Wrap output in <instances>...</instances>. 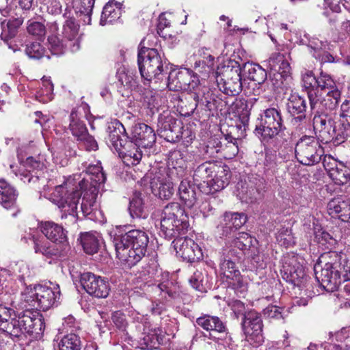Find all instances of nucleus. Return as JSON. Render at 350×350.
<instances>
[{"instance_id": "obj_24", "label": "nucleus", "mask_w": 350, "mask_h": 350, "mask_svg": "<svg viewBox=\"0 0 350 350\" xmlns=\"http://www.w3.org/2000/svg\"><path fill=\"white\" fill-rule=\"evenodd\" d=\"M132 137L134 144L143 148H151L156 141L154 131L144 123H137L133 126Z\"/></svg>"}, {"instance_id": "obj_41", "label": "nucleus", "mask_w": 350, "mask_h": 350, "mask_svg": "<svg viewBox=\"0 0 350 350\" xmlns=\"http://www.w3.org/2000/svg\"><path fill=\"white\" fill-rule=\"evenodd\" d=\"M161 101V98L159 94L150 90L146 91L143 97V107L146 109V114L152 116L158 112Z\"/></svg>"}, {"instance_id": "obj_60", "label": "nucleus", "mask_w": 350, "mask_h": 350, "mask_svg": "<svg viewBox=\"0 0 350 350\" xmlns=\"http://www.w3.org/2000/svg\"><path fill=\"white\" fill-rule=\"evenodd\" d=\"M27 31L29 34L41 38L46 33L45 26L40 22H29L27 26Z\"/></svg>"}, {"instance_id": "obj_32", "label": "nucleus", "mask_w": 350, "mask_h": 350, "mask_svg": "<svg viewBox=\"0 0 350 350\" xmlns=\"http://www.w3.org/2000/svg\"><path fill=\"white\" fill-rule=\"evenodd\" d=\"M301 42L304 44L308 46L310 49V53L317 59L321 62H332L334 61V57L326 51V49H329L327 42L319 41L318 39L309 40L308 42L301 40Z\"/></svg>"}, {"instance_id": "obj_21", "label": "nucleus", "mask_w": 350, "mask_h": 350, "mask_svg": "<svg viewBox=\"0 0 350 350\" xmlns=\"http://www.w3.org/2000/svg\"><path fill=\"white\" fill-rule=\"evenodd\" d=\"M237 140V138H234L232 135H227L225 137L226 143L223 145L217 138L213 137L208 142L206 152L213 156L215 152H221L225 158L232 159L239 152Z\"/></svg>"}, {"instance_id": "obj_27", "label": "nucleus", "mask_w": 350, "mask_h": 350, "mask_svg": "<svg viewBox=\"0 0 350 350\" xmlns=\"http://www.w3.org/2000/svg\"><path fill=\"white\" fill-rule=\"evenodd\" d=\"M247 221V217L244 213H225L218 228H221L222 235L227 236L240 228Z\"/></svg>"}, {"instance_id": "obj_53", "label": "nucleus", "mask_w": 350, "mask_h": 350, "mask_svg": "<svg viewBox=\"0 0 350 350\" xmlns=\"http://www.w3.org/2000/svg\"><path fill=\"white\" fill-rule=\"evenodd\" d=\"M116 77L122 85L128 88H135L137 86L136 79L131 74L126 72V68L124 66H120L118 68Z\"/></svg>"}, {"instance_id": "obj_63", "label": "nucleus", "mask_w": 350, "mask_h": 350, "mask_svg": "<svg viewBox=\"0 0 350 350\" xmlns=\"http://www.w3.org/2000/svg\"><path fill=\"white\" fill-rule=\"evenodd\" d=\"M16 274L18 280L24 284H26L25 280L30 277L29 266L23 262H18L16 264Z\"/></svg>"}, {"instance_id": "obj_20", "label": "nucleus", "mask_w": 350, "mask_h": 350, "mask_svg": "<svg viewBox=\"0 0 350 350\" xmlns=\"http://www.w3.org/2000/svg\"><path fill=\"white\" fill-rule=\"evenodd\" d=\"M172 243L177 254L184 260L191 262L202 258V250L193 239L180 235L174 238Z\"/></svg>"}, {"instance_id": "obj_25", "label": "nucleus", "mask_w": 350, "mask_h": 350, "mask_svg": "<svg viewBox=\"0 0 350 350\" xmlns=\"http://www.w3.org/2000/svg\"><path fill=\"white\" fill-rule=\"evenodd\" d=\"M152 192L161 200H169L174 193L172 182L167 174H158L151 179Z\"/></svg>"}, {"instance_id": "obj_43", "label": "nucleus", "mask_w": 350, "mask_h": 350, "mask_svg": "<svg viewBox=\"0 0 350 350\" xmlns=\"http://www.w3.org/2000/svg\"><path fill=\"white\" fill-rule=\"evenodd\" d=\"M23 19L21 18H14L10 19L7 23H5V21L1 22V27L2 32L1 33V38L5 41H8L9 39L14 38L18 33V29L23 24Z\"/></svg>"}, {"instance_id": "obj_4", "label": "nucleus", "mask_w": 350, "mask_h": 350, "mask_svg": "<svg viewBox=\"0 0 350 350\" xmlns=\"http://www.w3.org/2000/svg\"><path fill=\"white\" fill-rule=\"evenodd\" d=\"M137 64L142 78L149 82L154 81L155 83L163 81L168 70L167 59L155 49L141 48Z\"/></svg>"}, {"instance_id": "obj_14", "label": "nucleus", "mask_w": 350, "mask_h": 350, "mask_svg": "<svg viewBox=\"0 0 350 350\" xmlns=\"http://www.w3.org/2000/svg\"><path fill=\"white\" fill-rule=\"evenodd\" d=\"M199 83L196 75L189 69L174 70L169 72L167 82L164 83L171 91H192Z\"/></svg>"}, {"instance_id": "obj_39", "label": "nucleus", "mask_w": 350, "mask_h": 350, "mask_svg": "<svg viewBox=\"0 0 350 350\" xmlns=\"http://www.w3.org/2000/svg\"><path fill=\"white\" fill-rule=\"evenodd\" d=\"M127 146L129 150L124 151V148H120L118 151L123 163L127 166L138 164L142 158V153L139 150V146L132 142H129Z\"/></svg>"}, {"instance_id": "obj_59", "label": "nucleus", "mask_w": 350, "mask_h": 350, "mask_svg": "<svg viewBox=\"0 0 350 350\" xmlns=\"http://www.w3.org/2000/svg\"><path fill=\"white\" fill-rule=\"evenodd\" d=\"M262 197V193L259 189L251 186L247 188L241 197L243 201L247 203H252Z\"/></svg>"}, {"instance_id": "obj_42", "label": "nucleus", "mask_w": 350, "mask_h": 350, "mask_svg": "<svg viewBox=\"0 0 350 350\" xmlns=\"http://www.w3.org/2000/svg\"><path fill=\"white\" fill-rule=\"evenodd\" d=\"M69 129L72 135L77 138V140L88 133V129L85 124L79 117L77 112L72 110L70 115V124Z\"/></svg>"}, {"instance_id": "obj_49", "label": "nucleus", "mask_w": 350, "mask_h": 350, "mask_svg": "<svg viewBox=\"0 0 350 350\" xmlns=\"http://www.w3.org/2000/svg\"><path fill=\"white\" fill-rule=\"evenodd\" d=\"M49 50L54 55H62L69 49V42L63 37L62 39L57 36H50L48 38Z\"/></svg>"}, {"instance_id": "obj_6", "label": "nucleus", "mask_w": 350, "mask_h": 350, "mask_svg": "<svg viewBox=\"0 0 350 350\" xmlns=\"http://www.w3.org/2000/svg\"><path fill=\"white\" fill-rule=\"evenodd\" d=\"M313 127L319 139L324 144H339L349 135V126L327 113L314 114Z\"/></svg>"}, {"instance_id": "obj_30", "label": "nucleus", "mask_w": 350, "mask_h": 350, "mask_svg": "<svg viewBox=\"0 0 350 350\" xmlns=\"http://www.w3.org/2000/svg\"><path fill=\"white\" fill-rule=\"evenodd\" d=\"M288 113L294 116L295 122H301L306 118V101L298 94H291L286 103Z\"/></svg>"}, {"instance_id": "obj_9", "label": "nucleus", "mask_w": 350, "mask_h": 350, "mask_svg": "<svg viewBox=\"0 0 350 350\" xmlns=\"http://www.w3.org/2000/svg\"><path fill=\"white\" fill-rule=\"evenodd\" d=\"M299 260L301 259L293 254L284 256L280 271L284 280L302 291L308 287V277Z\"/></svg>"}, {"instance_id": "obj_18", "label": "nucleus", "mask_w": 350, "mask_h": 350, "mask_svg": "<svg viewBox=\"0 0 350 350\" xmlns=\"http://www.w3.org/2000/svg\"><path fill=\"white\" fill-rule=\"evenodd\" d=\"M80 282L89 295L97 298H106L111 290L107 278L96 275L91 272L81 273Z\"/></svg>"}, {"instance_id": "obj_64", "label": "nucleus", "mask_w": 350, "mask_h": 350, "mask_svg": "<svg viewBox=\"0 0 350 350\" xmlns=\"http://www.w3.org/2000/svg\"><path fill=\"white\" fill-rule=\"evenodd\" d=\"M340 116L343 119L342 122L349 126L350 133V98L345 99L340 106Z\"/></svg>"}, {"instance_id": "obj_22", "label": "nucleus", "mask_w": 350, "mask_h": 350, "mask_svg": "<svg viewBox=\"0 0 350 350\" xmlns=\"http://www.w3.org/2000/svg\"><path fill=\"white\" fill-rule=\"evenodd\" d=\"M46 159L42 154L37 157H29L26 159L25 166L27 171L20 174L21 179L25 183H36L41 175V171L46 168Z\"/></svg>"}, {"instance_id": "obj_62", "label": "nucleus", "mask_w": 350, "mask_h": 350, "mask_svg": "<svg viewBox=\"0 0 350 350\" xmlns=\"http://www.w3.org/2000/svg\"><path fill=\"white\" fill-rule=\"evenodd\" d=\"M283 309L274 305H269L263 310V315L266 318L280 319H283Z\"/></svg>"}, {"instance_id": "obj_12", "label": "nucleus", "mask_w": 350, "mask_h": 350, "mask_svg": "<svg viewBox=\"0 0 350 350\" xmlns=\"http://www.w3.org/2000/svg\"><path fill=\"white\" fill-rule=\"evenodd\" d=\"M232 253V251H228L227 256L224 254L219 265L220 271L228 287L234 290L237 295L241 296L247 290V283L243 281L234 261L229 256Z\"/></svg>"}, {"instance_id": "obj_50", "label": "nucleus", "mask_w": 350, "mask_h": 350, "mask_svg": "<svg viewBox=\"0 0 350 350\" xmlns=\"http://www.w3.org/2000/svg\"><path fill=\"white\" fill-rule=\"evenodd\" d=\"M59 350H80L81 340L75 334H69L64 336L59 343Z\"/></svg>"}, {"instance_id": "obj_37", "label": "nucleus", "mask_w": 350, "mask_h": 350, "mask_svg": "<svg viewBox=\"0 0 350 350\" xmlns=\"http://www.w3.org/2000/svg\"><path fill=\"white\" fill-rule=\"evenodd\" d=\"M121 14L122 10L120 5L109 1L103 8L100 25L104 26L112 24L120 19Z\"/></svg>"}, {"instance_id": "obj_52", "label": "nucleus", "mask_w": 350, "mask_h": 350, "mask_svg": "<svg viewBox=\"0 0 350 350\" xmlns=\"http://www.w3.org/2000/svg\"><path fill=\"white\" fill-rule=\"evenodd\" d=\"M12 312H14L12 309L0 304V329L9 335L10 332L8 329L12 325Z\"/></svg>"}, {"instance_id": "obj_57", "label": "nucleus", "mask_w": 350, "mask_h": 350, "mask_svg": "<svg viewBox=\"0 0 350 350\" xmlns=\"http://www.w3.org/2000/svg\"><path fill=\"white\" fill-rule=\"evenodd\" d=\"M254 241L257 243L256 239ZM234 246L240 249L241 250H246L250 248L253 244V238L247 233L242 232H239L238 236L236 237L233 241Z\"/></svg>"}, {"instance_id": "obj_51", "label": "nucleus", "mask_w": 350, "mask_h": 350, "mask_svg": "<svg viewBox=\"0 0 350 350\" xmlns=\"http://www.w3.org/2000/svg\"><path fill=\"white\" fill-rule=\"evenodd\" d=\"M329 177L336 184H346L350 180V169L341 163L334 170Z\"/></svg>"}, {"instance_id": "obj_31", "label": "nucleus", "mask_w": 350, "mask_h": 350, "mask_svg": "<svg viewBox=\"0 0 350 350\" xmlns=\"http://www.w3.org/2000/svg\"><path fill=\"white\" fill-rule=\"evenodd\" d=\"M107 133L109 146H111L117 151L124 148L125 129L122 123L118 120L111 122L108 126Z\"/></svg>"}, {"instance_id": "obj_8", "label": "nucleus", "mask_w": 350, "mask_h": 350, "mask_svg": "<svg viewBox=\"0 0 350 350\" xmlns=\"http://www.w3.org/2000/svg\"><path fill=\"white\" fill-rule=\"evenodd\" d=\"M25 310L19 313L18 317L12 319V329H8L10 336L19 337L21 334H40L44 329V323L42 315L25 303Z\"/></svg>"}, {"instance_id": "obj_45", "label": "nucleus", "mask_w": 350, "mask_h": 350, "mask_svg": "<svg viewBox=\"0 0 350 350\" xmlns=\"http://www.w3.org/2000/svg\"><path fill=\"white\" fill-rule=\"evenodd\" d=\"M95 0H81L75 5V12L85 25L91 23V16Z\"/></svg>"}, {"instance_id": "obj_48", "label": "nucleus", "mask_w": 350, "mask_h": 350, "mask_svg": "<svg viewBox=\"0 0 350 350\" xmlns=\"http://www.w3.org/2000/svg\"><path fill=\"white\" fill-rule=\"evenodd\" d=\"M336 87L335 81L329 75L321 72L317 78V84L314 94L316 95L319 94V93H325V92Z\"/></svg>"}, {"instance_id": "obj_5", "label": "nucleus", "mask_w": 350, "mask_h": 350, "mask_svg": "<svg viewBox=\"0 0 350 350\" xmlns=\"http://www.w3.org/2000/svg\"><path fill=\"white\" fill-rule=\"evenodd\" d=\"M161 232L171 239L185 234L189 227V217L178 202L166 205L161 215Z\"/></svg>"}, {"instance_id": "obj_1", "label": "nucleus", "mask_w": 350, "mask_h": 350, "mask_svg": "<svg viewBox=\"0 0 350 350\" xmlns=\"http://www.w3.org/2000/svg\"><path fill=\"white\" fill-rule=\"evenodd\" d=\"M86 177L80 174L69 176L63 185L55 187L51 194V201L62 209V218L69 215L75 219L79 213L91 215L96 209V197L106 176L100 162L90 164L86 168Z\"/></svg>"}, {"instance_id": "obj_34", "label": "nucleus", "mask_w": 350, "mask_h": 350, "mask_svg": "<svg viewBox=\"0 0 350 350\" xmlns=\"http://www.w3.org/2000/svg\"><path fill=\"white\" fill-rule=\"evenodd\" d=\"M196 190L195 185L188 180H183L180 183L178 193L180 200L188 208L193 207L196 202Z\"/></svg>"}, {"instance_id": "obj_7", "label": "nucleus", "mask_w": 350, "mask_h": 350, "mask_svg": "<svg viewBox=\"0 0 350 350\" xmlns=\"http://www.w3.org/2000/svg\"><path fill=\"white\" fill-rule=\"evenodd\" d=\"M60 290L58 284L53 287L46 285L27 286L21 294V300L31 309L46 311L53 306L59 299Z\"/></svg>"}, {"instance_id": "obj_46", "label": "nucleus", "mask_w": 350, "mask_h": 350, "mask_svg": "<svg viewBox=\"0 0 350 350\" xmlns=\"http://www.w3.org/2000/svg\"><path fill=\"white\" fill-rule=\"evenodd\" d=\"M234 107L237 110L240 124L237 125L239 129H242L245 131L249 125L250 116L251 108L245 100H239L236 103Z\"/></svg>"}, {"instance_id": "obj_23", "label": "nucleus", "mask_w": 350, "mask_h": 350, "mask_svg": "<svg viewBox=\"0 0 350 350\" xmlns=\"http://www.w3.org/2000/svg\"><path fill=\"white\" fill-rule=\"evenodd\" d=\"M197 324L208 332V338L213 340L221 338V335L227 331L225 323L217 316L204 314L196 319Z\"/></svg>"}, {"instance_id": "obj_10", "label": "nucleus", "mask_w": 350, "mask_h": 350, "mask_svg": "<svg viewBox=\"0 0 350 350\" xmlns=\"http://www.w3.org/2000/svg\"><path fill=\"white\" fill-rule=\"evenodd\" d=\"M295 152L300 163L313 165L321 160L324 151L314 137L304 135L297 142Z\"/></svg>"}, {"instance_id": "obj_16", "label": "nucleus", "mask_w": 350, "mask_h": 350, "mask_svg": "<svg viewBox=\"0 0 350 350\" xmlns=\"http://www.w3.org/2000/svg\"><path fill=\"white\" fill-rule=\"evenodd\" d=\"M340 95L337 87L316 95L312 92H308L310 109L315 114L325 113L324 111L327 109L333 110L338 106Z\"/></svg>"}, {"instance_id": "obj_61", "label": "nucleus", "mask_w": 350, "mask_h": 350, "mask_svg": "<svg viewBox=\"0 0 350 350\" xmlns=\"http://www.w3.org/2000/svg\"><path fill=\"white\" fill-rule=\"evenodd\" d=\"M111 319L119 330L122 332L126 330L128 323L126 319V315L124 313L120 311H116L112 313Z\"/></svg>"}, {"instance_id": "obj_11", "label": "nucleus", "mask_w": 350, "mask_h": 350, "mask_svg": "<svg viewBox=\"0 0 350 350\" xmlns=\"http://www.w3.org/2000/svg\"><path fill=\"white\" fill-rule=\"evenodd\" d=\"M260 123L256 125L255 133L264 139H271L284 131L281 111L275 108L265 109L259 118Z\"/></svg>"}, {"instance_id": "obj_55", "label": "nucleus", "mask_w": 350, "mask_h": 350, "mask_svg": "<svg viewBox=\"0 0 350 350\" xmlns=\"http://www.w3.org/2000/svg\"><path fill=\"white\" fill-rule=\"evenodd\" d=\"M315 239L324 249H332L336 243V240L323 229L315 231Z\"/></svg>"}, {"instance_id": "obj_54", "label": "nucleus", "mask_w": 350, "mask_h": 350, "mask_svg": "<svg viewBox=\"0 0 350 350\" xmlns=\"http://www.w3.org/2000/svg\"><path fill=\"white\" fill-rule=\"evenodd\" d=\"M25 53L31 59H39L44 56L49 57L48 55H46V51L44 47L40 42H37L27 44Z\"/></svg>"}, {"instance_id": "obj_17", "label": "nucleus", "mask_w": 350, "mask_h": 350, "mask_svg": "<svg viewBox=\"0 0 350 350\" xmlns=\"http://www.w3.org/2000/svg\"><path fill=\"white\" fill-rule=\"evenodd\" d=\"M340 95L337 87L316 95L312 92H308L310 109L315 114L325 113L324 111L327 109L333 110L338 106Z\"/></svg>"}, {"instance_id": "obj_3", "label": "nucleus", "mask_w": 350, "mask_h": 350, "mask_svg": "<svg viewBox=\"0 0 350 350\" xmlns=\"http://www.w3.org/2000/svg\"><path fill=\"white\" fill-rule=\"evenodd\" d=\"M346 260L343 254L330 251L321 255L320 263L314 265L315 278L327 291L337 290L341 284L340 272Z\"/></svg>"}, {"instance_id": "obj_33", "label": "nucleus", "mask_w": 350, "mask_h": 350, "mask_svg": "<svg viewBox=\"0 0 350 350\" xmlns=\"http://www.w3.org/2000/svg\"><path fill=\"white\" fill-rule=\"evenodd\" d=\"M211 279L207 271L203 267H199L191 276L189 283L194 289L205 292L211 288Z\"/></svg>"}, {"instance_id": "obj_15", "label": "nucleus", "mask_w": 350, "mask_h": 350, "mask_svg": "<svg viewBox=\"0 0 350 350\" xmlns=\"http://www.w3.org/2000/svg\"><path fill=\"white\" fill-rule=\"evenodd\" d=\"M242 327L247 341L258 347L264 341L262 321L259 313L250 310L244 314Z\"/></svg>"}, {"instance_id": "obj_28", "label": "nucleus", "mask_w": 350, "mask_h": 350, "mask_svg": "<svg viewBox=\"0 0 350 350\" xmlns=\"http://www.w3.org/2000/svg\"><path fill=\"white\" fill-rule=\"evenodd\" d=\"M39 227L43 234L52 242L63 243L66 241V232L62 226L47 221L41 222Z\"/></svg>"}, {"instance_id": "obj_40", "label": "nucleus", "mask_w": 350, "mask_h": 350, "mask_svg": "<svg viewBox=\"0 0 350 350\" xmlns=\"http://www.w3.org/2000/svg\"><path fill=\"white\" fill-rule=\"evenodd\" d=\"M243 71L249 79L256 82L258 84L264 83L267 77L266 70L258 64L245 63L243 65Z\"/></svg>"}, {"instance_id": "obj_13", "label": "nucleus", "mask_w": 350, "mask_h": 350, "mask_svg": "<svg viewBox=\"0 0 350 350\" xmlns=\"http://www.w3.org/2000/svg\"><path fill=\"white\" fill-rule=\"evenodd\" d=\"M241 71L242 69L237 63L234 66L225 68L216 77L219 90L228 96L238 95L242 90Z\"/></svg>"}, {"instance_id": "obj_36", "label": "nucleus", "mask_w": 350, "mask_h": 350, "mask_svg": "<svg viewBox=\"0 0 350 350\" xmlns=\"http://www.w3.org/2000/svg\"><path fill=\"white\" fill-rule=\"evenodd\" d=\"M79 239L84 252L88 254L98 252L103 241L99 234L96 232L81 233Z\"/></svg>"}, {"instance_id": "obj_35", "label": "nucleus", "mask_w": 350, "mask_h": 350, "mask_svg": "<svg viewBox=\"0 0 350 350\" xmlns=\"http://www.w3.org/2000/svg\"><path fill=\"white\" fill-rule=\"evenodd\" d=\"M18 193L14 188L3 179H0V204L6 209L14 207Z\"/></svg>"}, {"instance_id": "obj_38", "label": "nucleus", "mask_w": 350, "mask_h": 350, "mask_svg": "<svg viewBox=\"0 0 350 350\" xmlns=\"http://www.w3.org/2000/svg\"><path fill=\"white\" fill-rule=\"evenodd\" d=\"M33 248L36 253H40L47 258L59 256L60 250L56 245L49 243L43 237H33Z\"/></svg>"}, {"instance_id": "obj_47", "label": "nucleus", "mask_w": 350, "mask_h": 350, "mask_svg": "<svg viewBox=\"0 0 350 350\" xmlns=\"http://www.w3.org/2000/svg\"><path fill=\"white\" fill-rule=\"evenodd\" d=\"M129 210L133 218H146L148 216V213L144 206V202L139 193L134 195L130 201Z\"/></svg>"}, {"instance_id": "obj_26", "label": "nucleus", "mask_w": 350, "mask_h": 350, "mask_svg": "<svg viewBox=\"0 0 350 350\" xmlns=\"http://www.w3.org/2000/svg\"><path fill=\"white\" fill-rule=\"evenodd\" d=\"M79 27V25L72 17L68 18L63 25L62 35L67 42H69L70 50L72 52H75L80 48Z\"/></svg>"}, {"instance_id": "obj_44", "label": "nucleus", "mask_w": 350, "mask_h": 350, "mask_svg": "<svg viewBox=\"0 0 350 350\" xmlns=\"http://www.w3.org/2000/svg\"><path fill=\"white\" fill-rule=\"evenodd\" d=\"M217 166L212 163L205 162L198 165L193 173V180L197 183L201 181L208 183V178L213 177V174L216 172Z\"/></svg>"}, {"instance_id": "obj_29", "label": "nucleus", "mask_w": 350, "mask_h": 350, "mask_svg": "<svg viewBox=\"0 0 350 350\" xmlns=\"http://www.w3.org/2000/svg\"><path fill=\"white\" fill-rule=\"evenodd\" d=\"M327 212L333 217H338L345 222L350 221V198L346 200L337 198L327 204Z\"/></svg>"}, {"instance_id": "obj_19", "label": "nucleus", "mask_w": 350, "mask_h": 350, "mask_svg": "<svg viewBox=\"0 0 350 350\" xmlns=\"http://www.w3.org/2000/svg\"><path fill=\"white\" fill-rule=\"evenodd\" d=\"M158 127L161 136L167 142H176L183 137L182 122L169 113H163L159 116Z\"/></svg>"}, {"instance_id": "obj_56", "label": "nucleus", "mask_w": 350, "mask_h": 350, "mask_svg": "<svg viewBox=\"0 0 350 350\" xmlns=\"http://www.w3.org/2000/svg\"><path fill=\"white\" fill-rule=\"evenodd\" d=\"M276 240L278 244L285 247L292 246L295 243V239L291 230L288 228H281L277 234Z\"/></svg>"}, {"instance_id": "obj_58", "label": "nucleus", "mask_w": 350, "mask_h": 350, "mask_svg": "<svg viewBox=\"0 0 350 350\" xmlns=\"http://www.w3.org/2000/svg\"><path fill=\"white\" fill-rule=\"evenodd\" d=\"M317 78L314 76L312 71L306 70L302 73V82L303 86L306 89H310L308 92L314 93L315 92L314 88L317 84ZM314 95V94H313Z\"/></svg>"}, {"instance_id": "obj_2", "label": "nucleus", "mask_w": 350, "mask_h": 350, "mask_svg": "<svg viewBox=\"0 0 350 350\" xmlns=\"http://www.w3.org/2000/svg\"><path fill=\"white\" fill-rule=\"evenodd\" d=\"M113 243L116 257L129 267L135 265L145 256L148 243L146 233L139 230H129L124 234L119 231Z\"/></svg>"}]
</instances>
